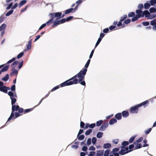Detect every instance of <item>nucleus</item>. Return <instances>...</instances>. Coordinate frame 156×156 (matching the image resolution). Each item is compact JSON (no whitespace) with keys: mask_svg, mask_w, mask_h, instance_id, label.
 <instances>
[{"mask_svg":"<svg viewBox=\"0 0 156 156\" xmlns=\"http://www.w3.org/2000/svg\"><path fill=\"white\" fill-rule=\"evenodd\" d=\"M8 94L10 97V98L11 100L12 105H14L16 101V98L17 97V96L16 93L9 91L8 92Z\"/></svg>","mask_w":156,"mask_h":156,"instance_id":"3","label":"nucleus"},{"mask_svg":"<svg viewBox=\"0 0 156 156\" xmlns=\"http://www.w3.org/2000/svg\"><path fill=\"white\" fill-rule=\"evenodd\" d=\"M27 2V1L26 0H23L19 4V7H20L23 5H25L26 3Z\"/></svg>","mask_w":156,"mask_h":156,"instance_id":"27","label":"nucleus"},{"mask_svg":"<svg viewBox=\"0 0 156 156\" xmlns=\"http://www.w3.org/2000/svg\"><path fill=\"white\" fill-rule=\"evenodd\" d=\"M104 150L98 151L96 154V156H103Z\"/></svg>","mask_w":156,"mask_h":156,"instance_id":"16","label":"nucleus"},{"mask_svg":"<svg viewBox=\"0 0 156 156\" xmlns=\"http://www.w3.org/2000/svg\"><path fill=\"white\" fill-rule=\"evenodd\" d=\"M59 88V86L58 85L54 87L51 90V91L53 92L55 90L58 89Z\"/></svg>","mask_w":156,"mask_h":156,"instance_id":"53","label":"nucleus"},{"mask_svg":"<svg viewBox=\"0 0 156 156\" xmlns=\"http://www.w3.org/2000/svg\"><path fill=\"white\" fill-rule=\"evenodd\" d=\"M119 148H113L112 151L111 153L112 154L114 153H115L119 151Z\"/></svg>","mask_w":156,"mask_h":156,"instance_id":"33","label":"nucleus"},{"mask_svg":"<svg viewBox=\"0 0 156 156\" xmlns=\"http://www.w3.org/2000/svg\"><path fill=\"white\" fill-rule=\"evenodd\" d=\"M96 126V124L95 123H93L89 124V128H93L94 127Z\"/></svg>","mask_w":156,"mask_h":156,"instance_id":"63","label":"nucleus"},{"mask_svg":"<svg viewBox=\"0 0 156 156\" xmlns=\"http://www.w3.org/2000/svg\"><path fill=\"white\" fill-rule=\"evenodd\" d=\"M23 61H21V62L20 63L19 62V65L18 66V68L19 69H21L22 67L23 66Z\"/></svg>","mask_w":156,"mask_h":156,"instance_id":"55","label":"nucleus"},{"mask_svg":"<svg viewBox=\"0 0 156 156\" xmlns=\"http://www.w3.org/2000/svg\"><path fill=\"white\" fill-rule=\"evenodd\" d=\"M132 151V150H129V151H125L124 149L122 148L119 151V153L121 155H123Z\"/></svg>","mask_w":156,"mask_h":156,"instance_id":"12","label":"nucleus"},{"mask_svg":"<svg viewBox=\"0 0 156 156\" xmlns=\"http://www.w3.org/2000/svg\"><path fill=\"white\" fill-rule=\"evenodd\" d=\"M103 133L101 132H98L96 135V136L98 138H101L102 137L103 135Z\"/></svg>","mask_w":156,"mask_h":156,"instance_id":"31","label":"nucleus"},{"mask_svg":"<svg viewBox=\"0 0 156 156\" xmlns=\"http://www.w3.org/2000/svg\"><path fill=\"white\" fill-rule=\"evenodd\" d=\"M136 13L137 14L136 15H139L141 16V17H142V11L141 9L137 10L136 11Z\"/></svg>","mask_w":156,"mask_h":156,"instance_id":"32","label":"nucleus"},{"mask_svg":"<svg viewBox=\"0 0 156 156\" xmlns=\"http://www.w3.org/2000/svg\"><path fill=\"white\" fill-rule=\"evenodd\" d=\"M150 6L149 3H146L144 5V7L145 9H148Z\"/></svg>","mask_w":156,"mask_h":156,"instance_id":"50","label":"nucleus"},{"mask_svg":"<svg viewBox=\"0 0 156 156\" xmlns=\"http://www.w3.org/2000/svg\"><path fill=\"white\" fill-rule=\"evenodd\" d=\"M19 63V61H14L11 64V67H13L14 66H16Z\"/></svg>","mask_w":156,"mask_h":156,"instance_id":"39","label":"nucleus"},{"mask_svg":"<svg viewBox=\"0 0 156 156\" xmlns=\"http://www.w3.org/2000/svg\"><path fill=\"white\" fill-rule=\"evenodd\" d=\"M141 16L139 15H136L134 17H133L131 21L132 22H134L137 20L138 18L141 17Z\"/></svg>","mask_w":156,"mask_h":156,"instance_id":"23","label":"nucleus"},{"mask_svg":"<svg viewBox=\"0 0 156 156\" xmlns=\"http://www.w3.org/2000/svg\"><path fill=\"white\" fill-rule=\"evenodd\" d=\"M20 113H19V112H15V117H14L12 119H16V118H17L18 117L20 116Z\"/></svg>","mask_w":156,"mask_h":156,"instance_id":"48","label":"nucleus"},{"mask_svg":"<svg viewBox=\"0 0 156 156\" xmlns=\"http://www.w3.org/2000/svg\"><path fill=\"white\" fill-rule=\"evenodd\" d=\"M135 15V13L134 12H129L128 14V16L129 17H133Z\"/></svg>","mask_w":156,"mask_h":156,"instance_id":"46","label":"nucleus"},{"mask_svg":"<svg viewBox=\"0 0 156 156\" xmlns=\"http://www.w3.org/2000/svg\"><path fill=\"white\" fill-rule=\"evenodd\" d=\"M75 12V11L73 10V8H71L69 9H68L66 10L65 14H68L70 12L74 13Z\"/></svg>","mask_w":156,"mask_h":156,"instance_id":"14","label":"nucleus"},{"mask_svg":"<svg viewBox=\"0 0 156 156\" xmlns=\"http://www.w3.org/2000/svg\"><path fill=\"white\" fill-rule=\"evenodd\" d=\"M117 122V120L115 119H111L109 121V124L110 125H112Z\"/></svg>","mask_w":156,"mask_h":156,"instance_id":"22","label":"nucleus"},{"mask_svg":"<svg viewBox=\"0 0 156 156\" xmlns=\"http://www.w3.org/2000/svg\"><path fill=\"white\" fill-rule=\"evenodd\" d=\"M13 10L11 9L10 10H9V11H8L6 14L5 16H8L11 15L13 12Z\"/></svg>","mask_w":156,"mask_h":156,"instance_id":"34","label":"nucleus"},{"mask_svg":"<svg viewBox=\"0 0 156 156\" xmlns=\"http://www.w3.org/2000/svg\"><path fill=\"white\" fill-rule=\"evenodd\" d=\"M131 22V20L130 19H128L125 20L124 21V23L126 24H128L129 23Z\"/></svg>","mask_w":156,"mask_h":156,"instance_id":"49","label":"nucleus"},{"mask_svg":"<svg viewBox=\"0 0 156 156\" xmlns=\"http://www.w3.org/2000/svg\"><path fill=\"white\" fill-rule=\"evenodd\" d=\"M34 108H31L29 109H26L24 110V113H28L30 112L31 111H32L33 110Z\"/></svg>","mask_w":156,"mask_h":156,"instance_id":"37","label":"nucleus"},{"mask_svg":"<svg viewBox=\"0 0 156 156\" xmlns=\"http://www.w3.org/2000/svg\"><path fill=\"white\" fill-rule=\"evenodd\" d=\"M15 90H16V87H15V85H12L11 88V90L12 91H15Z\"/></svg>","mask_w":156,"mask_h":156,"instance_id":"60","label":"nucleus"},{"mask_svg":"<svg viewBox=\"0 0 156 156\" xmlns=\"http://www.w3.org/2000/svg\"><path fill=\"white\" fill-rule=\"evenodd\" d=\"M101 38H99L94 48H95L98 45L100 42L101 41Z\"/></svg>","mask_w":156,"mask_h":156,"instance_id":"43","label":"nucleus"},{"mask_svg":"<svg viewBox=\"0 0 156 156\" xmlns=\"http://www.w3.org/2000/svg\"><path fill=\"white\" fill-rule=\"evenodd\" d=\"M122 115L123 117L124 118H126L128 116L129 113L128 111H124L122 112Z\"/></svg>","mask_w":156,"mask_h":156,"instance_id":"13","label":"nucleus"},{"mask_svg":"<svg viewBox=\"0 0 156 156\" xmlns=\"http://www.w3.org/2000/svg\"><path fill=\"white\" fill-rule=\"evenodd\" d=\"M90 59L89 58V59L88 60V61H87V63H86V64L85 65V66L84 67L86 68L85 69H87V68L88 67V66H89V65L90 64Z\"/></svg>","mask_w":156,"mask_h":156,"instance_id":"40","label":"nucleus"},{"mask_svg":"<svg viewBox=\"0 0 156 156\" xmlns=\"http://www.w3.org/2000/svg\"><path fill=\"white\" fill-rule=\"evenodd\" d=\"M73 18V16H70L66 18V21H68L71 20Z\"/></svg>","mask_w":156,"mask_h":156,"instance_id":"61","label":"nucleus"},{"mask_svg":"<svg viewBox=\"0 0 156 156\" xmlns=\"http://www.w3.org/2000/svg\"><path fill=\"white\" fill-rule=\"evenodd\" d=\"M145 16L146 18H147L148 19L150 15V13L148 10H145L142 13V17Z\"/></svg>","mask_w":156,"mask_h":156,"instance_id":"9","label":"nucleus"},{"mask_svg":"<svg viewBox=\"0 0 156 156\" xmlns=\"http://www.w3.org/2000/svg\"><path fill=\"white\" fill-rule=\"evenodd\" d=\"M92 129H89L88 130L86 131L85 133V134L86 135H88L92 132Z\"/></svg>","mask_w":156,"mask_h":156,"instance_id":"38","label":"nucleus"},{"mask_svg":"<svg viewBox=\"0 0 156 156\" xmlns=\"http://www.w3.org/2000/svg\"><path fill=\"white\" fill-rule=\"evenodd\" d=\"M77 138H78V140H83L85 136L83 135H80V136L77 135Z\"/></svg>","mask_w":156,"mask_h":156,"instance_id":"29","label":"nucleus"},{"mask_svg":"<svg viewBox=\"0 0 156 156\" xmlns=\"http://www.w3.org/2000/svg\"><path fill=\"white\" fill-rule=\"evenodd\" d=\"M51 17V19L49 20L45 23L46 25H47V26H49L50 25V24L52 23V21H53V20H54L53 19V18H52V17H51L50 16V17Z\"/></svg>","mask_w":156,"mask_h":156,"instance_id":"21","label":"nucleus"},{"mask_svg":"<svg viewBox=\"0 0 156 156\" xmlns=\"http://www.w3.org/2000/svg\"><path fill=\"white\" fill-rule=\"evenodd\" d=\"M149 103V102L148 101H144L143 102L139 104L138 105V107H140L142 106H144V107H145L146 106L145 105Z\"/></svg>","mask_w":156,"mask_h":156,"instance_id":"15","label":"nucleus"},{"mask_svg":"<svg viewBox=\"0 0 156 156\" xmlns=\"http://www.w3.org/2000/svg\"><path fill=\"white\" fill-rule=\"evenodd\" d=\"M111 147V145L109 143L104 144L103 145V147L105 149L110 148Z\"/></svg>","mask_w":156,"mask_h":156,"instance_id":"20","label":"nucleus"},{"mask_svg":"<svg viewBox=\"0 0 156 156\" xmlns=\"http://www.w3.org/2000/svg\"><path fill=\"white\" fill-rule=\"evenodd\" d=\"M16 58H13L12 59L10 60L7 62V64H9L14 61L16 59Z\"/></svg>","mask_w":156,"mask_h":156,"instance_id":"51","label":"nucleus"},{"mask_svg":"<svg viewBox=\"0 0 156 156\" xmlns=\"http://www.w3.org/2000/svg\"><path fill=\"white\" fill-rule=\"evenodd\" d=\"M149 11L151 13L155 12H156V9L154 7H151L149 9Z\"/></svg>","mask_w":156,"mask_h":156,"instance_id":"35","label":"nucleus"},{"mask_svg":"<svg viewBox=\"0 0 156 156\" xmlns=\"http://www.w3.org/2000/svg\"><path fill=\"white\" fill-rule=\"evenodd\" d=\"M136 136H132L129 139V142L130 143H132L134 140Z\"/></svg>","mask_w":156,"mask_h":156,"instance_id":"44","label":"nucleus"},{"mask_svg":"<svg viewBox=\"0 0 156 156\" xmlns=\"http://www.w3.org/2000/svg\"><path fill=\"white\" fill-rule=\"evenodd\" d=\"M9 65L6 66H5L1 70V72H2L7 71L9 68Z\"/></svg>","mask_w":156,"mask_h":156,"instance_id":"25","label":"nucleus"},{"mask_svg":"<svg viewBox=\"0 0 156 156\" xmlns=\"http://www.w3.org/2000/svg\"><path fill=\"white\" fill-rule=\"evenodd\" d=\"M61 24L60 20H55L53 23V24L52 25V27H53L58 25Z\"/></svg>","mask_w":156,"mask_h":156,"instance_id":"17","label":"nucleus"},{"mask_svg":"<svg viewBox=\"0 0 156 156\" xmlns=\"http://www.w3.org/2000/svg\"><path fill=\"white\" fill-rule=\"evenodd\" d=\"M95 48H94V49H93L92 50V51L91 52L89 56V58L90 59L92 58V57L93 55L94 52Z\"/></svg>","mask_w":156,"mask_h":156,"instance_id":"57","label":"nucleus"},{"mask_svg":"<svg viewBox=\"0 0 156 156\" xmlns=\"http://www.w3.org/2000/svg\"><path fill=\"white\" fill-rule=\"evenodd\" d=\"M9 78V74H7L5 75V76L4 77H2L1 79V80L2 81L6 82L8 80Z\"/></svg>","mask_w":156,"mask_h":156,"instance_id":"19","label":"nucleus"},{"mask_svg":"<svg viewBox=\"0 0 156 156\" xmlns=\"http://www.w3.org/2000/svg\"><path fill=\"white\" fill-rule=\"evenodd\" d=\"M142 147V145L140 144H137V145L135 147L134 149H138Z\"/></svg>","mask_w":156,"mask_h":156,"instance_id":"47","label":"nucleus"},{"mask_svg":"<svg viewBox=\"0 0 156 156\" xmlns=\"http://www.w3.org/2000/svg\"><path fill=\"white\" fill-rule=\"evenodd\" d=\"M62 15L61 12H57L50 13L49 15L53 18L54 19L56 17L55 20H58L61 18Z\"/></svg>","mask_w":156,"mask_h":156,"instance_id":"5","label":"nucleus"},{"mask_svg":"<svg viewBox=\"0 0 156 156\" xmlns=\"http://www.w3.org/2000/svg\"><path fill=\"white\" fill-rule=\"evenodd\" d=\"M13 5V3L12 2L10 3L7 6V7L6 8V9H9L11 8L12 7Z\"/></svg>","mask_w":156,"mask_h":156,"instance_id":"58","label":"nucleus"},{"mask_svg":"<svg viewBox=\"0 0 156 156\" xmlns=\"http://www.w3.org/2000/svg\"><path fill=\"white\" fill-rule=\"evenodd\" d=\"M97 138L95 137H93L92 139V142L93 144H95L97 141Z\"/></svg>","mask_w":156,"mask_h":156,"instance_id":"45","label":"nucleus"},{"mask_svg":"<svg viewBox=\"0 0 156 156\" xmlns=\"http://www.w3.org/2000/svg\"><path fill=\"white\" fill-rule=\"evenodd\" d=\"M115 118L118 120H120L122 118V114L121 113H119L115 115Z\"/></svg>","mask_w":156,"mask_h":156,"instance_id":"18","label":"nucleus"},{"mask_svg":"<svg viewBox=\"0 0 156 156\" xmlns=\"http://www.w3.org/2000/svg\"><path fill=\"white\" fill-rule=\"evenodd\" d=\"M6 25L5 23L2 24L0 27V31H4L6 27Z\"/></svg>","mask_w":156,"mask_h":156,"instance_id":"28","label":"nucleus"},{"mask_svg":"<svg viewBox=\"0 0 156 156\" xmlns=\"http://www.w3.org/2000/svg\"><path fill=\"white\" fill-rule=\"evenodd\" d=\"M78 80L77 79H75L72 81H70L69 80H68L63 83H61L60 85L61 87L65 86L70 85L73 84H76L77 83Z\"/></svg>","mask_w":156,"mask_h":156,"instance_id":"1","label":"nucleus"},{"mask_svg":"<svg viewBox=\"0 0 156 156\" xmlns=\"http://www.w3.org/2000/svg\"><path fill=\"white\" fill-rule=\"evenodd\" d=\"M19 108V106L18 105H12V112L10 117L8 119V121H10L14 116V112L15 111H18Z\"/></svg>","mask_w":156,"mask_h":156,"instance_id":"4","label":"nucleus"},{"mask_svg":"<svg viewBox=\"0 0 156 156\" xmlns=\"http://www.w3.org/2000/svg\"><path fill=\"white\" fill-rule=\"evenodd\" d=\"M150 24L153 27L152 28L153 30L156 31V19H154L150 21Z\"/></svg>","mask_w":156,"mask_h":156,"instance_id":"7","label":"nucleus"},{"mask_svg":"<svg viewBox=\"0 0 156 156\" xmlns=\"http://www.w3.org/2000/svg\"><path fill=\"white\" fill-rule=\"evenodd\" d=\"M95 153V152L94 151H90L88 156H94Z\"/></svg>","mask_w":156,"mask_h":156,"instance_id":"64","label":"nucleus"},{"mask_svg":"<svg viewBox=\"0 0 156 156\" xmlns=\"http://www.w3.org/2000/svg\"><path fill=\"white\" fill-rule=\"evenodd\" d=\"M143 25L145 26H147L150 24V23L149 22L146 21L142 23Z\"/></svg>","mask_w":156,"mask_h":156,"instance_id":"52","label":"nucleus"},{"mask_svg":"<svg viewBox=\"0 0 156 156\" xmlns=\"http://www.w3.org/2000/svg\"><path fill=\"white\" fill-rule=\"evenodd\" d=\"M91 139L90 138H89L87 141V144L88 145H90L91 144Z\"/></svg>","mask_w":156,"mask_h":156,"instance_id":"59","label":"nucleus"},{"mask_svg":"<svg viewBox=\"0 0 156 156\" xmlns=\"http://www.w3.org/2000/svg\"><path fill=\"white\" fill-rule=\"evenodd\" d=\"M129 144V142L127 141H124L122 143V146L121 147L122 148H124L125 146H127Z\"/></svg>","mask_w":156,"mask_h":156,"instance_id":"26","label":"nucleus"},{"mask_svg":"<svg viewBox=\"0 0 156 156\" xmlns=\"http://www.w3.org/2000/svg\"><path fill=\"white\" fill-rule=\"evenodd\" d=\"M108 122L103 123L99 128V130L101 131H104L108 126Z\"/></svg>","mask_w":156,"mask_h":156,"instance_id":"8","label":"nucleus"},{"mask_svg":"<svg viewBox=\"0 0 156 156\" xmlns=\"http://www.w3.org/2000/svg\"><path fill=\"white\" fill-rule=\"evenodd\" d=\"M12 72L10 74L11 76H13V74H17L18 71L15 69V67H13L12 69Z\"/></svg>","mask_w":156,"mask_h":156,"instance_id":"11","label":"nucleus"},{"mask_svg":"<svg viewBox=\"0 0 156 156\" xmlns=\"http://www.w3.org/2000/svg\"><path fill=\"white\" fill-rule=\"evenodd\" d=\"M85 76V75L83 76L79 79L78 81L81 85L85 86L86 85L85 82L83 80L84 79Z\"/></svg>","mask_w":156,"mask_h":156,"instance_id":"10","label":"nucleus"},{"mask_svg":"<svg viewBox=\"0 0 156 156\" xmlns=\"http://www.w3.org/2000/svg\"><path fill=\"white\" fill-rule=\"evenodd\" d=\"M24 52H22L19 54L17 56V58L18 59H19L22 57L24 55Z\"/></svg>","mask_w":156,"mask_h":156,"instance_id":"42","label":"nucleus"},{"mask_svg":"<svg viewBox=\"0 0 156 156\" xmlns=\"http://www.w3.org/2000/svg\"><path fill=\"white\" fill-rule=\"evenodd\" d=\"M151 130V128H149L148 129V130H145L144 131V133L146 134H148L150 132Z\"/></svg>","mask_w":156,"mask_h":156,"instance_id":"56","label":"nucleus"},{"mask_svg":"<svg viewBox=\"0 0 156 156\" xmlns=\"http://www.w3.org/2000/svg\"><path fill=\"white\" fill-rule=\"evenodd\" d=\"M0 91L5 93H7V90L6 89V86L4 85L0 88Z\"/></svg>","mask_w":156,"mask_h":156,"instance_id":"24","label":"nucleus"},{"mask_svg":"<svg viewBox=\"0 0 156 156\" xmlns=\"http://www.w3.org/2000/svg\"><path fill=\"white\" fill-rule=\"evenodd\" d=\"M103 120H101L99 121H98L96 122V126H100L102 123Z\"/></svg>","mask_w":156,"mask_h":156,"instance_id":"41","label":"nucleus"},{"mask_svg":"<svg viewBox=\"0 0 156 156\" xmlns=\"http://www.w3.org/2000/svg\"><path fill=\"white\" fill-rule=\"evenodd\" d=\"M150 2L151 5H153L156 3V0H151Z\"/></svg>","mask_w":156,"mask_h":156,"instance_id":"54","label":"nucleus"},{"mask_svg":"<svg viewBox=\"0 0 156 156\" xmlns=\"http://www.w3.org/2000/svg\"><path fill=\"white\" fill-rule=\"evenodd\" d=\"M127 17V16L126 15L124 14L123 15V16H122L120 17V20L121 21H123L125 19H126Z\"/></svg>","mask_w":156,"mask_h":156,"instance_id":"36","label":"nucleus"},{"mask_svg":"<svg viewBox=\"0 0 156 156\" xmlns=\"http://www.w3.org/2000/svg\"><path fill=\"white\" fill-rule=\"evenodd\" d=\"M84 126H85L84 123L82 121H81L80 122V127L81 128H83L84 127Z\"/></svg>","mask_w":156,"mask_h":156,"instance_id":"62","label":"nucleus"},{"mask_svg":"<svg viewBox=\"0 0 156 156\" xmlns=\"http://www.w3.org/2000/svg\"><path fill=\"white\" fill-rule=\"evenodd\" d=\"M87 71V69H82L77 74L73 76V77L70 79H69V80L70 81H71V80L76 79V77L79 78V79L82 76H83L85 75Z\"/></svg>","mask_w":156,"mask_h":156,"instance_id":"2","label":"nucleus"},{"mask_svg":"<svg viewBox=\"0 0 156 156\" xmlns=\"http://www.w3.org/2000/svg\"><path fill=\"white\" fill-rule=\"evenodd\" d=\"M140 107H138V105L134 106L131 107L130 108V112L132 113H137L138 111V108Z\"/></svg>","mask_w":156,"mask_h":156,"instance_id":"6","label":"nucleus"},{"mask_svg":"<svg viewBox=\"0 0 156 156\" xmlns=\"http://www.w3.org/2000/svg\"><path fill=\"white\" fill-rule=\"evenodd\" d=\"M110 150L109 149H107L105 151L104 154V156H108L110 153Z\"/></svg>","mask_w":156,"mask_h":156,"instance_id":"30","label":"nucleus"}]
</instances>
